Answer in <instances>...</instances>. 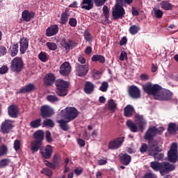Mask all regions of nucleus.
Here are the masks:
<instances>
[{"instance_id":"obj_52","label":"nucleus","mask_w":178,"mask_h":178,"mask_svg":"<svg viewBox=\"0 0 178 178\" xmlns=\"http://www.w3.org/2000/svg\"><path fill=\"white\" fill-rule=\"evenodd\" d=\"M69 24L71 27H76V26H77V19L76 18L70 19Z\"/></svg>"},{"instance_id":"obj_8","label":"nucleus","mask_w":178,"mask_h":178,"mask_svg":"<svg viewBox=\"0 0 178 178\" xmlns=\"http://www.w3.org/2000/svg\"><path fill=\"white\" fill-rule=\"evenodd\" d=\"M113 18L114 20H119V19H123L124 15H126V11L123 6L120 4L115 5V9L112 12Z\"/></svg>"},{"instance_id":"obj_1","label":"nucleus","mask_w":178,"mask_h":178,"mask_svg":"<svg viewBox=\"0 0 178 178\" xmlns=\"http://www.w3.org/2000/svg\"><path fill=\"white\" fill-rule=\"evenodd\" d=\"M143 87L145 92L149 95H153L154 99L169 101L172 98V92L162 89L159 85H152L151 83H147Z\"/></svg>"},{"instance_id":"obj_10","label":"nucleus","mask_w":178,"mask_h":178,"mask_svg":"<svg viewBox=\"0 0 178 178\" xmlns=\"http://www.w3.org/2000/svg\"><path fill=\"white\" fill-rule=\"evenodd\" d=\"M163 131V127L157 129L155 127H150L145 134V140H151L153 137H155L156 134H161Z\"/></svg>"},{"instance_id":"obj_28","label":"nucleus","mask_w":178,"mask_h":178,"mask_svg":"<svg viewBox=\"0 0 178 178\" xmlns=\"http://www.w3.org/2000/svg\"><path fill=\"white\" fill-rule=\"evenodd\" d=\"M17 107L15 105H11L8 107V115L10 118H17Z\"/></svg>"},{"instance_id":"obj_34","label":"nucleus","mask_w":178,"mask_h":178,"mask_svg":"<svg viewBox=\"0 0 178 178\" xmlns=\"http://www.w3.org/2000/svg\"><path fill=\"white\" fill-rule=\"evenodd\" d=\"M103 13L105 17V24H109V8L107 7V6H103Z\"/></svg>"},{"instance_id":"obj_46","label":"nucleus","mask_w":178,"mask_h":178,"mask_svg":"<svg viewBox=\"0 0 178 178\" xmlns=\"http://www.w3.org/2000/svg\"><path fill=\"white\" fill-rule=\"evenodd\" d=\"M83 35L85 40L88 42H91V41H92V35H91V33H90L88 31L86 30L83 33Z\"/></svg>"},{"instance_id":"obj_60","label":"nucleus","mask_w":178,"mask_h":178,"mask_svg":"<svg viewBox=\"0 0 178 178\" xmlns=\"http://www.w3.org/2000/svg\"><path fill=\"white\" fill-rule=\"evenodd\" d=\"M75 174L76 175V176H80V175H81L82 172H83V168L79 167V168H76L74 170Z\"/></svg>"},{"instance_id":"obj_29","label":"nucleus","mask_w":178,"mask_h":178,"mask_svg":"<svg viewBox=\"0 0 178 178\" xmlns=\"http://www.w3.org/2000/svg\"><path fill=\"white\" fill-rule=\"evenodd\" d=\"M33 138L35 141H42L44 140V131L42 130H38L33 134Z\"/></svg>"},{"instance_id":"obj_21","label":"nucleus","mask_w":178,"mask_h":178,"mask_svg":"<svg viewBox=\"0 0 178 178\" xmlns=\"http://www.w3.org/2000/svg\"><path fill=\"white\" fill-rule=\"evenodd\" d=\"M81 5V9H85V10H91L94 8L92 0H83Z\"/></svg>"},{"instance_id":"obj_47","label":"nucleus","mask_w":178,"mask_h":178,"mask_svg":"<svg viewBox=\"0 0 178 178\" xmlns=\"http://www.w3.org/2000/svg\"><path fill=\"white\" fill-rule=\"evenodd\" d=\"M43 126H47L48 127H54L55 126V124L54 123V121L51 119H46L43 122Z\"/></svg>"},{"instance_id":"obj_6","label":"nucleus","mask_w":178,"mask_h":178,"mask_svg":"<svg viewBox=\"0 0 178 178\" xmlns=\"http://www.w3.org/2000/svg\"><path fill=\"white\" fill-rule=\"evenodd\" d=\"M24 67V63L23 60L20 57H15L11 61V70L15 73L22 72V70Z\"/></svg>"},{"instance_id":"obj_58","label":"nucleus","mask_w":178,"mask_h":178,"mask_svg":"<svg viewBox=\"0 0 178 178\" xmlns=\"http://www.w3.org/2000/svg\"><path fill=\"white\" fill-rule=\"evenodd\" d=\"M97 163L100 165H106V163H108V160L106 158L100 159L98 160Z\"/></svg>"},{"instance_id":"obj_59","label":"nucleus","mask_w":178,"mask_h":178,"mask_svg":"<svg viewBox=\"0 0 178 178\" xmlns=\"http://www.w3.org/2000/svg\"><path fill=\"white\" fill-rule=\"evenodd\" d=\"M6 54V47L2 45H0V56H3Z\"/></svg>"},{"instance_id":"obj_37","label":"nucleus","mask_w":178,"mask_h":178,"mask_svg":"<svg viewBox=\"0 0 178 178\" xmlns=\"http://www.w3.org/2000/svg\"><path fill=\"white\" fill-rule=\"evenodd\" d=\"M69 19V15L67 11L63 13L60 16V23L61 24H66L67 23V19Z\"/></svg>"},{"instance_id":"obj_17","label":"nucleus","mask_w":178,"mask_h":178,"mask_svg":"<svg viewBox=\"0 0 178 178\" xmlns=\"http://www.w3.org/2000/svg\"><path fill=\"white\" fill-rule=\"evenodd\" d=\"M22 17L24 22H30L31 19H34L35 17V13L34 11H29V10H24L22 13Z\"/></svg>"},{"instance_id":"obj_54","label":"nucleus","mask_w":178,"mask_h":178,"mask_svg":"<svg viewBox=\"0 0 178 178\" xmlns=\"http://www.w3.org/2000/svg\"><path fill=\"white\" fill-rule=\"evenodd\" d=\"M95 2V4L97 6H102L105 5V2H106V0H93Z\"/></svg>"},{"instance_id":"obj_61","label":"nucleus","mask_w":178,"mask_h":178,"mask_svg":"<svg viewBox=\"0 0 178 178\" xmlns=\"http://www.w3.org/2000/svg\"><path fill=\"white\" fill-rule=\"evenodd\" d=\"M149 79V76L147 74H142L140 75V80H142V81H147V80H148Z\"/></svg>"},{"instance_id":"obj_15","label":"nucleus","mask_w":178,"mask_h":178,"mask_svg":"<svg viewBox=\"0 0 178 178\" xmlns=\"http://www.w3.org/2000/svg\"><path fill=\"white\" fill-rule=\"evenodd\" d=\"M72 72V66L69 62H64L60 67V74L62 76H67Z\"/></svg>"},{"instance_id":"obj_3","label":"nucleus","mask_w":178,"mask_h":178,"mask_svg":"<svg viewBox=\"0 0 178 178\" xmlns=\"http://www.w3.org/2000/svg\"><path fill=\"white\" fill-rule=\"evenodd\" d=\"M150 166L153 170L156 172H160L161 175H163V173H168V172H172L175 170V165H171L169 163H159L156 161H152Z\"/></svg>"},{"instance_id":"obj_44","label":"nucleus","mask_w":178,"mask_h":178,"mask_svg":"<svg viewBox=\"0 0 178 178\" xmlns=\"http://www.w3.org/2000/svg\"><path fill=\"white\" fill-rule=\"evenodd\" d=\"M168 133H170V134H175L176 133V124L175 123H170L168 125Z\"/></svg>"},{"instance_id":"obj_35","label":"nucleus","mask_w":178,"mask_h":178,"mask_svg":"<svg viewBox=\"0 0 178 178\" xmlns=\"http://www.w3.org/2000/svg\"><path fill=\"white\" fill-rule=\"evenodd\" d=\"M92 62H99L100 63H105V57L101 55H94L92 57Z\"/></svg>"},{"instance_id":"obj_40","label":"nucleus","mask_w":178,"mask_h":178,"mask_svg":"<svg viewBox=\"0 0 178 178\" xmlns=\"http://www.w3.org/2000/svg\"><path fill=\"white\" fill-rule=\"evenodd\" d=\"M140 30V27H138L136 25H132L129 28V33L132 35H134L138 33V31Z\"/></svg>"},{"instance_id":"obj_16","label":"nucleus","mask_w":178,"mask_h":178,"mask_svg":"<svg viewBox=\"0 0 178 178\" xmlns=\"http://www.w3.org/2000/svg\"><path fill=\"white\" fill-rule=\"evenodd\" d=\"M58 33H59V26L56 24L51 25L46 29V37L56 35Z\"/></svg>"},{"instance_id":"obj_55","label":"nucleus","mask_w":178,"mask_h":178,"mask_svg":"<svg viewBox=\"0 0 178 178\" xmlns=\"http://www.w3.org/2000/svg\"><path fill=\"white\" fill-rule=\"evenodd\" d=\"M46 140L47 143H52L54 141L52 137L51 136V132L49 131H46Z\"/></svg>"},{"instance_id":"obj_18","label":"nucleus","mask_w":178,"mask_h":178,"mask_svg":"<svg viewBox=\"0 0 178 178\" xmlns=\"http://www.w3.org/2000/svg\"><path fill=\"white\" fill-rule=\"evenodd\" d=\"M12 129H13V122L9 120H6L5 122L1 124V131L3 133H8Z\"/></svg>"},{"instance_id":"obj_50","label":"nucleus","mask_w":178,"mask_h":178,"mask_svg":"<svg viewBox=\"0 0 178 178\" xmlns=\"http://www.w3.org/2000/svg\"><path fill=\"white\" fill-rule=\"evenodd\" d=\"M8 70H9L8 65H3L0 67V74H6V73H8Z\"/></svg>"},{"instance_id":"obj_56","label":"nucleus","mask_w":178,"mask_h":178,"mask_svg":"<svg viewBox=\"0 0 178 178\" xmlns=\"http://www.w3.org/2000/svg\"><path fill=\"white\" fill-rule=\"evenodd\" d=\"M20 45H29V39L26 38H22L19 40Z\"/></svg>"},{"instance_id":"obj_63","label":"nucleus","mask_w":178,"mask_h":178,"mask_svg":"<svg viewBox=\"0 0 178 178\" xmlns=\"http://www.w3.org/2000/svg\"><path fill=\"white\" fill-rule=\"evenodd\" d=\"M77 143H78L79 145H80L81 147H84L86 145V141H84V140H83L81 138H78Z\"/></svg>"},{"instance_id":"obj_45","label":"nucleus","mask_w":178,"mask_h":178,"mask_svg":"<svg viewBox=\"0 0 178 178\" xmlns=\"http://www.w3.org/2000/svg\"><path fill=\"white\" fill-rule=\"evenodd\" d=\"M154 16L157 19H162V16H163V13L160 9L154 8Z\"/></svg>"},{"instance_id":"obj_9","label":"nucleus","mask_w":178,"mask_h":178,"mask_svg":"<svg viewBox=\"0 0 178 178\" xmlns=\"http://www.w3.org/2000/svg\"><path fill=\"white\" fill-rule=\"evenodd\" d=\"M168 161L175 163L178 161L177 155V143H172L171 145L170 149L168 152Z\"/></svg>"},{"instance_id":"obj_32","label":"nucleus","mask_w":178,"mask_h":178,"mask_svg":"<svg viewBox=\"0 0 178 178\" xmlns=\"http://www.w3.org/2000/svg\"><path fill=\"white\" fill-rule=\"evenodd\" d=\"M161 8L164 10H172L173 6L169 1H163L160 3Z\"/></svg>"},{"instance_id":"obj_12","label":"nucleus","mask_w":178,"mask_h":178,"mask_svg":"<svg viewBox=\"0 0 178 178\" xmlns=\"http://www.w3.org/2000/svg\"><path fill=\"white\" fill-rule=\"evenodd\" d=\"M124 142V137L122 136L111 140L108 143V148L110 149H118L122 147V144Z\"/></svg>"},{"instance_id":"obj_2","label":"nucleus","mask_w":178,"mask_h":178,"mask_svg":"<svg viewBox=\"0 0 178 178\" xmlns=\"http://www.w3.org/2000/svg\"><path fill=\"white\" fill-rule=\"evenodd\" d=\"M162 139H158L157 143L153 142L149 149V156H154L156 161H162L163 159V154L158 153L162 151Z\"/></svg>"},{"instance_id":"obj_30","label":"nucleus","mask_w":178,"mask_h":178,"mask_svg":"<svg viewBox=\"0 0 178 178\" xmlns=\"http://www.w3.org/2000/svg\"><path fill=\"white\" fill-rule=\"evenodd\" d=\"M58 123H59L61 130H63L64 131H67V130H69V124H67L69 122H67L65 119L59 120Z\"/></svg>"},{"instance_id":"obj_48","label":"nucleus","mask_w":178,"mask_h":178,"mask_svg":"<svg viewBox=\"0 0 178 178\" xmlns=\"http://www.w3.org/2000/svg\"><path fill=\"white\" fill-rule=\"evenodd\" d=\"M10 163V160H9L8 159H2L1 161H0V168H6V166H8V165Z\"/></svg>"},{"instance_id":"obj_27","label":"nucleus","mask_w":178,"mask_h":178,"mask_svg":"<svg viewBox=\"0 0 178 178\" xmlns=\"http://www.w3.org/2000/svg\"><path fill=\"white\" fill-rule=\"evenodd\" d=\"M94 88H95L94 83L88 81L85 84L84 91L86 94H91V92H94Z\"/></svg>"},{"instance_id":"obj_31","label":"nucleus","mask_w":178,"mask_h":178,"mask_svg":"<svg viewBox=\"0 0 178 178\" xmlns=\"http://www.w3.org/2000/svg\"><path fill=\"white\" fill-rule=\"evenodd\" d=\"M134 113V108L131 105H127L124 108V116L130 118Z\"/></svg>"},{"instance_id":"obj_24","label":"nucleus","mask_w":178,"mask_h":178,"mask_svg":"<svg viewBox=\"0 0 178 178\" xmlns=\"http://www.w3.org/2000/svg\"><path fill=\"white\" fill-rule=\"evenodd\" d=\"M35 88V86H34V84L29 83L26 86L23 87L22 88H21L18 93L26 94V92H31V91H34Z\"/></svg>"},{"instance_id":"obj_14","label":"nucleus","mask_w":178,"mask_h":178,"mask_svg":"<svg viewBox=\"0 0 178 178\" xmlns=\"http://www.w3.org/2000/svg\"><path fill=\"white\" fill-rule=\"evenodd\" d=\"M40 112L42 118H50L54 113V109L48 105H44L41 107Z\"/></svg>"},{"instance_id":"obj_19","label":"nucleus","mask_w":178,"mask_h":178,"mask_svg":"<svg viewBox=\"0 0 178 178\" xmlns=\"http://www.w3.org/2000/svg\"><path fill=\"white\" fill-rule=\"evenodd\" d=\"M129 94L131 98L134 99L140 98V97H141V92L137 86H131L129 88Z\"/></svg>"},{"instance_id":"obj_51","label":"nucleus","mask_w":178,"mask_h":178,"mask_svg":"<svg viewBox=\"0 0 178 178\" xmlns=\"http://www.w3.org/2000/svg\"><path fill=\"white\" fill-rule=\"evenodd\" d=\"M20 140H15L14 142V149L15 151H20Z\"/></svg>"},{"instance_id":"obj_38","label":"nucleus","mask_w":178,"mask_h":178,"mask_svg":"<svg viewBox=\"0 0 178 178\" xmlns=\"http://www.w3.org/2000/svg\"><path fill=\"white\" fill-rule=\"evenodd\" d=\"M46 99L49 102H51V104H54V102H58L59 101V98L55 95H49L47 96Z\"/></svg>"},{"instance_id":"obj_22","label":"nucleus","mask_w":178,"mask_h":178,"mask_svg":"<svg viewBox=\"0 0 178 178\" xmlns=\"http://www.w3.org/2000/svg\"><path fill=\"white\" fill-rule=\"evenodd\" d=\"M44 84L46 86H52L55 83V75L52 73H49L45 75L44 79Z\"/></svg>"},{"instance_id":"obj_53","label":"nucleus","mask_w":178,"mask_h":178,"mask_svg":"<svg viewBox=\"0 0 178 178\" xmlns=\"http://www.w3.org/2000/svg\"><path fill=\"white\" fill-rule=\"evenodd\" d=\"M8 152V147H6L5 145H3L0 148V156H3V155H6Z\"/></svg>"},{"instance_id":"obj_11","label":"nucleus","mask_w":178,"mask_h":178,"mask_svg":"<svg viewBox=\"0 0 178 178\" xmlns=\"http://www.w3.org/2000/svg\"><path fill=\"white\" fill-rule=\"evenodd\" d=\"M135 122L140 131L143 133L147 127V120H145L143 115L136 114L135 115Z\"/></svg>"},{"instance_id":"obj_20","label":"nucleus","mask_w":178,"mask_h":178,"mask_svg":"<svg viewBox=\"0 0 178 178\" xmlns=\"http://www.w3.org/2000/svg\"><path fill=\"white\" fill-rule=\"evenodd\" d=\"M153 143H158V139L150 140L149 142V145L148 146L145 143L142 144V145L140 146V152L142 154H144L145 152H147L148 155H149V149L151 148V144H152Z\"/></svg>"},{"instance_id":"obj_49","label":"nucleus","mask_w":178,"mask_h":178,"mask_svg":"<svg viewBox=\"0 0 178 178\" xmlns=\"http://www.w3.org/2000/svg\"><path fill=\"white\" fill-rule=\"evenodd\" d=\"M41 173L42 175H45L46 176H48V177H51L52 176V170H51L49 168H44L41 170Z\"/></svg>"},{"instance_id":"obj_7","label":"nucleus","mask_w":178,"mask_h":178,"mask_svg":"<svg viewBox=\"0 0 178 178\" xmlns=\"http://www.w3.org/2000/svg\"><path fill=\"white\" fill-rule=\"evenodd\" d=\"M88 70H90V65L88 64H76L75 66V74L79 76V77L87 76Z\"/></svg>"},{"instance_id":"obj_39","label":"nucleus","mask_w":178,"mask_h":178,"mask_svg":"<svg viewBox=\"0 0 178 178\" xmlns=\"http://www.w3.org/2000/svg\"><path fill=\"white\" fill-rule=\"evenodd\" d=\"M38 58L41 62H48V55L45 52L41 51L38 55Z\"/></svg>"},{"instance_id":"obj_25","label":"nucleus","mask_w":178,"mask_h":178,"mask_svg":"<svg viewBox=\"0 0 178 178\" xmlns=\"http://www.w3.org/2000/svg\"><path fill=\"white\" fill-rule=\"evenodd\" d=\"M127 126L132 133H137L140 130L137 123H134L130 120L127 121Z\"/></svg>"},{"instance_id":"obj_62","label":"nucleus","mask_w":178,"mask_h":178,"mask_svg":"<svg viewBox=\"0 0 178 178\" xmlns=\"http://www.w3.org/2000/svg\"><path fill=\"white\" fill-rule=\"evenodd\" d=\"M143 178H156V175L152 173H147L143 176Z\"/></svg>"},{"instance_id":"obj_33","label":"nucleus","mask_w":178,"mask_h":178,"mask_svg":"<svg viewBox=\"0 0 178 178\" xmlns=\"http://www.w3.org/2000/svg\"><path fill=\"white\" fill-rule=\"evenodd\" d=\"M108 104V108L111 112H115L116 109L118 108V104L116 102H115V100L110 99L107 102Z\"/></svg>"},{"instance_id":"obj_23","label":"nucleus","mask_w":178,"mask_h":178,"mask_svg":"<svg viewBox=\"0 0 178 178\" xmlns=\"http://www.w3.org/2000/svg\"><path fill=\"white\" fill-rule=\"evenodd\" d=\"M42 145V142L38 141V140H33L31 143V150L33 153L34 152H38V149L41 148V146Z\"/></svg>"},{"instance_id":"obj_64","label":"nucleus","mask_w":178,"mask_h":178,"mask_svg":"<svg viewBox=\"0 0 178 178\" xmlns=\"http://www.w3.org/2000/svg\"><path fill=\"white\" fill-rule=\"evenodd\" d=\"M86 59L83 56H79L78 61L81 63V65H84L86 63Z\"/></svg>"},{"instance_id":"obj_57","label":"nucleus","mask_w":178,"mask_h":178,"mask_svg":"<svg viewBox=\"0 0 178 178\" xmlns=\"http://www.w3.org/2000/svg\"><path fill=\"white\" fill-rule=\"evenodd\" d=\"M124 59H127V53L124 51H122L120 55V60H124Z\"/></svg>"},{"instance_id":"obj_26","label":"nucleus","mask_w":178,"mask_h":178,"mask_svg":"<svg viewBox=\"0 0 178 178\" xmlns=\"http://www.w3.org/2000/svg\"><path fill=\"white\" fill-rule=\"evenodd\" d=\"M120 159H121V162L125 165H129L131 162V157L127 154H120Z\"/></svg>"},{"instance_id":"obj_4","label":"nucleus","mask_w":178,"mask_h":178,"mask_svg":"<svg viewBox=\"0 0 178 178\" xmlns=\"http://www.w3.org/2000/svg\"><path fill=\"white\" fill-rule=\"evenodd\" d=\"M62 118L67 122L74 120L80 113L75 107H66L60 112Z\"/></svg>"},{"instance_id":"obj_13","label":"nucleus","mask_w":178,"mask_h":178,"mask_svg":"<svg viewBox=\"0 0 178 178\" xmlns=\"http://www.w3.org/2000/svg\"><path fill=\"white\" fill-rule=\"evenodd\" d=\"M53 152L54 149H52V146L49 145H47L44 148L40 149V154L45 159H49L51 156H52Z\"/></svg>"},{"instance_id":"obj_36","label":"nucleus","mask_w":178,"mask_h":178,"mask_svg":"<svg viewBox=\"0 0 178 178\" xmlns=\"http://www.w3.org/2000/svg\"><path fill=\"white\" fill-rule=\"evenodd\" d=\"M10 54L11 56H16L19 54V47L17 45H12L10 47Z\"/></svg>"},{"instance_id":"obj_5","label":"nucleus","mask_w":178,"mask_h":178,"mask_svg":"<svg viewBox=\"0 0 178 178\" xmlns=\"http://www.w3.org/2000/svg\"><path fill=\"white\" fill-rule=\"evenodd\" d=\"M55 86L56 87V93L59 97H65L67 95V90L69 88V83L63 79H57L55 81Z\"/></svg>"},{"instance_id":"obj_43","label":"nucleus","mask_w":178,"mask_h":178,"mask_svg":"<svg viewBox=\"0 0 178 178\" xmlns=\"http://www.w3.org/2000/svg\"><path fill=\"white\" fill-rule=\"evenodd\" d=\"M109 87V84L106 81H104L102 83V86L99 87L100 91L102 92H106L108 91V88Z\"/></svg>"},{"instance_id":"obj_41","label":"nucleus","mask_w":178,"mask_h":178,"mask_svg":"<svg viewBox=\"0 0 178 178\" xmlns=\"http://www.w3.org/2000/svg\"><path fill=\"white\" fill-rule=\"evenodd\" d=\"M58 42L60 45H72L73 44V41L72 40H69V42H66V39L65 38H60L58 40Z\"/></svg>"},{"instance_id":"obj_42","label":"nucleus","mask_w":178,"mask_h":178,"mask_svg":"<svg viewBox=\"0 0 178 178\" xmlns=\"http://www.w3.org/2000/svg\"><path fill=\"white\" fill-rule=\"evenodd\" d=\"M31 126L33 129H37L41 126V119H37L31 122Z\"/></svg>"}]
</instances>
